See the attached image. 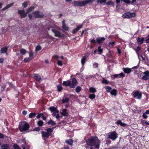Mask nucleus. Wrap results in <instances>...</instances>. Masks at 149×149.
Returning <instances> with one entry per match:
<instances>
[{
	"mask_svg": "<svg viewBox=\"0 0 149 149\" xmlns=\"http://www.w3.org/2000/svg\"><path fill=\"white\" fill-rule=\"evenodd\" d=\"M86 143L87 145L91 146V149H98L100 145L99 140L96 136L91 137L88 139Z\"/></svg>",
	"mask_w": 149,
	"mask_h": 149,
	"instance_id": "f257e3e1",
	"label": "nucleus"
},
{
	"mask_svg": "<svg viewBox=\"0 0 149 149\" xmlns=\"http://www.w3.org/2000/svg\"><path fill=\"white\" fill-rule=\"evenodd\" d=\"M95 0H86L82 1H74L72 3L74 6H79L82 7L85 6L87 4L93 2Z\"/></svg>",
	"mask_w": 149,
	"mask_h": 149,
	"instance_id": "f03ea898",
	"label": "nucleus"
},
{
	"mask_svg": "<svg viewBox=\"0 0 149 149\" xmlns=\"http://www.w3.org/2000/svg\"><path fill=\"white\" fill-rule=\"evenodd\" d=\"M28 124L25 121H22L19 124V128L21 132L28 130L29 128Z\"/></svg>",
	"mask_w": 149,
	"mask_h": 149,
	"instance_id": "7ed1b4c3",
	"label": "nucleus"
},
{
	"mask_svg": "<svg viewBox=\"0 0 149 149\" xmlns=\"http://www.w3.org/2000/svg\"><path fill=\"white\" fill-rule=\"evenodd\" d=\"M52 132V130L51 128L47 129V132L42 131L41 134L43 139L45 140V142L46 143V139L48 138L51 135Z\"/></svg>",
	"mask_w": 149,
	"mask_h": 149,
	"instance_id": "20e7f679",
	"label": "nucleus"
},
{
	"mask_svg": "<svg viewBox=\"0 0 149 149\" xmlns=\"http://www.w3.org/2000/svg\"><path fill=\"white\" fill-rule=\"evenodd\" d=\"M49 109L52 112H53V116L55 117L56 118L58 119L59 118V115L58 113V111L57 110L56 108L54 107H50Z\"/></svg>",
	"mask_w": 149,
	"mask_h": 149,
	"instance_id": "39448f33",
	"label": "nucleus"
},
{
	"mask_svg": "<svg viewBox=\"0 0 149 149\" xmlns=\"http://www.w3.org/2000/svg\"><path fill=\"white\" fill-rule=\"evenodd\" d=\"M118 135L116 132L113 131L108 134V137L109 139L115 140L118 137Z\"/></svg>",
	"mask_w": 149,
	"mask_h": 149,
	"instance_id": "423d86ee",
	"label": "nucleus"
},
{
	"mask_svg": "<svg viewBox=\"0 0 149 149\" xmlns=\"http://www.w3.org/2000/svg\"><path fill=\"white\" fill-rule=\"evenodd\" d=\"M136 15L135 13H126L122 15V17L124 18H130L133 17H134Z\"/></svg>",
	"mask_w": 149,
	"mask_h": 149,
	"instance_id": "0eeeda50",
	"label": "nucleus"
},
{
	"mask_svg": "<svg viewBox=\"0 0 149 149\" xmlns=\"http://www.w3.org/2000/svg\"><path fill=\"white\" fill-rule=\"evenodd\" d=\"M70 87L71 88H74L75 87L77 84V80L75 78H73L70 79Z\"/></svg>",
	"mask_w": 149,
	"mask_h": 149,
	"instance_id": "6e6552de",
	"label": "nucleus"
},
{
	"mask_svg": "<svg viewBox=\"0 0 149 149\" xmlns=\"http://www.w3.org/2000/svg\"><path fill=\"white\" fill-rule=\"evenodd\" d=\"M142 93L139 91L134 92L133 94V97L138 99H140L141 98Z\"/></svg>",
	"mask_w": 149,
	"mask_h": 149,
	"instance_id": "1a4fd4ad",
	"label": "nucleus"
},
{
	"mask_svg": "<svg viewBox=\"0 0 149 149\" xmlns=\"http://www.w3.org/2000/svg\"><path fill=\"white\" fill-rule=\"evenodd\" d=\"M34 17L36 18H39L43 17L44 16V15L42 14H39V11H37L33 12V13Z\"/></svg>",
	"mask_w": 149,
	"mask_h": 149,
	"instance_id": "9d476101",
	"label": "nucleus"
},
{
	"mask_svg": "<svg viewBox=\"0 0 149 149\" xmlns=\"http://www.w3.org/2000/svg\"><path fill=\"white\" fill-rule=\"evenodd\" d=\"M143 74L145 75L142 77V79L145 80L148 79L149 77V71H146L143 73Z\"/></svg>",
	"mask_w": 149,
	"mask_h": 149,
	"instance_id": "9b49d317",
	"label": "nucleus"
},
{
	"mask_svg": "<svg viewBox=\"0 0 149 149\" xmlns=\"http://www.w3.org/2000/svg\"><path fill=\"white\" fill-rule=\"evenodd\" d=\"M18 13L21 18H24L26 16L27 14L24 10H19Z\"/></svg>",
	"mask_w": 149,
	"mask_h": 149,
	"instance_id": "f8f14e48",
	"label": "nucleus"
},
{
	"mask_svg": "<svg viewBox=\"0 0 149 149\" xmlns=\"http://www.w3.org/2000/svg\"><path fill=\"white\" fill-rule=\"evenodd\" d=\"M52 30L54 33L55 36L60 38L62 36L61 33L59 31L54 29H52Z\"/></svg>",
	"mask_w": 149,
	"mask_h": 149,
	"instance_id": "ddd939ff",
	"label": "nucleus"
},
{
	"mask_svg": "<svg viewBox=\"0 0 149 149\" xmlns=\"http://www.w3.org/2000/svg\"><path fill=\"white\" fill-rule=\"evenodd\" d=\"M144 40L145 38L144 37L141 38L139 37L136 40L139 44H141L143 43Z\"/></svg>",
	"mask_w": 149,
	"mask_h": 149,
	"instance_id": "4468645a",
	"label": "nucleus"
},
{
	"mask_svg": "<svg viewBox=\"0 0 149 149\" xmlns=\"http://www.w3.org/2000/svg\"><path fill=\"white\" fill-rule=\"evenodd\" d=\"M83 25L82 24L77 26L76 29H73L72 33L73 34L76 33L78 30L82 27Z\"/></svg>",
	"mask_w": 149,
	"mask_h": 149,
	"instance_id": "2eb2a0df",
	"label": "nucleus"
},
{
	"mask_svg": "<svg viewBox=\"0 0 149 149\" xmlns=\"http://www.w3.org/2000/svg\"><path fill=\"white\" fill-rule=\"evenodd\" d=\"M62 28L65 31H68L69 28L67 26L65 23V21L63 20L62 22Z\"/></svg>",
	"mask_w": 149,
	"mask_h": 149,
	"instance_id": "dca6fc26",
	"label": "nucleus"
},
{
	"mask_svg": "<svg viewBox=\"0 0 149 149\" xmlns=\"http://www.w3.org/2000/svg\"><path fill=\"white\" fill-rule=\"evenodd\" d=\"M123 70L125 73L127 74L130 73L132 71V69L128 68H123Z\"/></svg>",
	"mask_w": 149,
	"mask_h": 149,
	"instance_id": "f3484780",
	"label": "nucleus"
},
{
	"mask_svg": "<svg viewBox=\"0 0 149 149\" xmlns=\"http://www.w3.org/2000/svg\"><path fill=\"white\" fill-rule=\"evenodd\" d=\"M33 77L34 79L37 81H39L41 79L40 76L37 74H34Z\"/></svg>",
	"mask_w": 149,
	"mask_h": 149,
	"instance_id": "a211bd4d",
	"label": "nucleus"
},
{
	"mask_svg": "<svg viewBox=\"0 0 149 149\" xmlns=\"http://www.w3.org/2000/svg\"><path fill=\"white\" fill-rule=\"evenodd\" d=\"M104 40L105 38L104 37L98 38L96 39V42L98 43H100Z\"/></svg>",
	"mask_w": 149,
	"mask_h": 149,
	"instance_id": "6ab92c4d",
	"label": "nucleus"
},
{
	"mask_svg": "<svg viewBox=\"0 0 149 149\" xmlns=\"http://www.w3.org/2000/svg\"><path fill=\"white\" fill-rule=\"evenodd\" d=\"M62 114L65 116H68V113L67 112L66 109H64L62 110Z\"/></svg>",
	"mask_w": 149,
	"mask_h": 149,
	"instance_id": "aec40b11",
	"label": "nucleus"
},
{
	"mask_svg": "<svg viewBox=\"0 0 149 149\" xmlns=\"http://www.w3.org/2000/svg\"><path fill=\"white\" fill-rule=\"evenodd\" d=\"M116 124L123 127H125L126 125V124L122 123L120 120H118L116 122Z\"/></svg>",
	"mask_w": 149,
	"mask_h": 149,
	"instance_id": "412c9836",
	"label": "nucleus"
},
{
	"mask_svg": "<svg viewBox=\"0 0 149 149\" xmlns=\"http://www.w3.org/2000/svg\"><path fill=\"white\" fill-rule=\"evenodd\" d=\"M13 3H12L9 4H8L7 6H6L5 7L3 8L2 9V10L3 11H4L7 9H8L10 7H11V6H12L13 4Z\"/></svg>",
	"mask_w": 149,
	"mask_h": 149,
	"instance_id": "4be33fe9",
	"label": "nucleus"
},
{
	"mask_svg": "<svg viewBox=\"0 0 149 149\" xmlns=\"http://www.w3.org/2000/svg\"><path fill=\"white\" fill-rule=\"evenodd\" d=\"M13 3H12L9 4H8L7 6H6L5 7L3 8L2 9V10L3 11H4L7 9H8L10 7H11V6H12L13 4Z\"/></svg>",
	"mask_w": 149,
	"mask_h": 149,
	"instance_id": "5701e85b",
	"label": "nucleus"
},
{
	"mask_svg": "<svg viewBox=\"0 0 149 149\" xmlns=\"http://www.w3.org/2000/svg\"><path fill=\"white\" fill-rule=\"evenodd\" d=\"M89 91L91 93H94L96 92V88L92 87L89 88Z\"/></svg>",
	"mask_w": 149,
	"mask_h": 149,
	"instance_id": "b1692460",
	"label": "nucleus"
},
{
	"mask_svg": "<svg viewBox=\"0 0 149 149\" xmlns=\"http://www.w3.org/2000/svg\"><path fill=\"white\" fill-rule=\"evenodd\" d=\"M70 80L67 81H64L63 82V84L64 85L67 86H70Z\"/></svg>",
	"mask_w": 149,
	"mask_h": 149,
	"instance_id": "393cba45",
	"label": "nucleus"
},
{
	"mask_svg": "<svg viewBox=\"0 0 149 149\" xmlns=\"http://www.w3.org/2000/svg\"><path fill=\"white\" fill-rule=\"evenodd\" d=\"M34 8L35 7L33 6H32L30 7L28 9L26 10L27 13H29L32 10H34Z\"/></svg>",
	"mask_w": 149,
	"mask_h": 149,
	"instance_id": "a878e982",
	"label": "nucleus"
},
{
	"mask_svg": "<svg viewBox=\"0 0 149 149\" xmlns=\"http://www.w3.org/2000/svg\"><path fill=\"white\" fill-rule=\"evenodd\" d=\"M110 93L112 95L116 96V95L117 90L115 89H113L111 90Z\"/></svg>",
	"mask_w": 149,
	"mask_h": 149,
	"instance_id": "bb28decb",
	"label": "nucleus"
},
{
	"mask_svg": "<svg viewBox=\"0 0 149 149\" xmlns=\"http://www.w3.org/2000/svg\"><path fill=\"white\" fill-rule=\"evenodd\" d=\"M8 48V47H5L2 48L0 51L1 53H4L6 52Z\"/></svg>",
	"mask_w": 149,
	"mask_h": 149,
	"instance_id": "cd10ccee",
	"label": "nucleus"
},
{
	"mask_svg": "<svg viewBox=\"0 0 149 149\" xmlns=\"http://www.w3.org/2000/svg\"><path fill=\"white\" fill-rule=\"evenodd\" d=\"M66 142L68 143V144H69L70 145H72L73 143V141L72 139H69L66 140Z\"/></svg>",
	"mask_w": 149,
	"mask_h": 149,
	"instance_id": "c85d7f7f",
	"label": "nucleus"
},
{
	"mask_svg": "<svg viewBox=\"0 0 149 149\" xmlns=\"http://www.w3.org/2000/svg\"><path fill=\"white\" fill-rule=\"evenodd\" d=\"M9 147V145L6 144L1 146V149H7Z\"/></svg>",
	"mask_w": 149,
	"mask_h": 149,
	"instance_id": "c756f323",
	"label": "nucleus"
},
{
	"mask_svg": "<svg viewBox=\"0 0 149 149\" xmlns=\"http://www.w3.org/2000/svg\"><path fill=\"white\" fill-rule=\"evenodd\" d=\"M95 95L94 93L90 94L89 95V97L91 100H93L95 98Z\"/></svg>",
	"mask_w": 149,
	"mask_h": 149,
	"instance_id": "7c9ffc66",
	"label": "nucleus"
},
{
	"mask_svg": "<svg viewBox=\"0 0 149 149\" xmlns=\"http://www.w3.org/2000/svg\"><path fill=\"white\" fill-rule=\"evenodd\" d=\"M57 90L58 91H61L62 90V88L61 85H58L57 86Z\"/></svg>",
	"mask_w": 149,
	"mask_h": 149,
	"instance_id": "2f4dec72",
	"label": "nucleus"
},
{
	"mask_svg": "<svg viewBox=\"0 0 149 149\" xmlns=\"http://www.w3.org/2000/svg\"><path fill=\"white\" fill-rule=\"evenodd\" d=\"M104 88L106 89L107 91L108 92H110L111 91V88L109 86H106Z\"/></svg>",
	"mask_w": 149,
	"mask_h": 149,
	"instance_id": "473e14b6",
	"label": "nucleus"
},
{
	"mask_svg": "<svg viewBox=\"0 0 149 149\" xmlns=\"http://www.w3.org/2000/svg\"><path fill=\"white\" fill-rule=\"evenodd\" d=\"M69 100V98L68 97H66L64 99H63L62 100V102L63 103H65L66 102H68Z\"/></svg>",
	"mask_w": 149,
	"mask_h": 149,
	"instance_id": "72a5a7b5",
	"label": "nucleus"
},
{
	"mask_svg": "<svg viewBox=\"0 0 149 149\" xmlns=\"http://www.w3.org/2000/svg\"><path fill=\"white\" fill-rule=\"evenodd\" d=\"M36 113H30L29 115V117L30 118L34 117L36 115Z\"/></svg>",
	"mask_w": 149,
	"mask_h": 149,
	"instance_id": "f704fd0d",
	"label": "nucleus"
},
{
	"mask_svg": "<svg viewBox=\"0 0 149 149\" xmlns=\"http://www.w3.org/2000/svg\"><path fill=\"white\" fill-rule=\"evenodd\" d=\"M33 53L31 52H30L29 53V58L30 60L32 59L33 57Z\"/></svg>",
	"mask_w": 149,
	"mask_h": 149,
	"instance_id": "c9c22d12",
	"label": "nucleus"
},
{
	"mask_svg": "<svg viewBox=\"0 0 149 149\" xmlns=\"http://www.w3.org/2000/svg\"><path fill=\"white\" fill-rule=\"evenodd\" d=\"M86 62V58L85 57H83L81 60V63L83 65Z\"/></svg>",
	"mask_w": 149,
	"mask_h": 149,
	"instance_id": "e433bc0d",
	"label": "nucleus"
},
{
	"mask_svg": "<svg viewBox=\"0 0 149 149\" xmlns=\"http://www.w3.org/2000/svg\"><path fill=\"white\" fill-rule=\"evenodd\" d=\"M26 52V50L24 49H21L20 50V53L21 54L24 55Z\"/></svg>",
	"mask_w": 149,
	"mask_h": 149,
	"instance_id": "4c0bfd02",
	"label": "nucleus"
},
{
	"mask_svg": "<svg viewBox=\"0 0 149 149\" xmlns=\"http://www.w3.org/2000/svg\"><path fill=\"white\" fill-rule=\"evenodd\" d=\"M106 0H97V3L102 4V3H104L106 2Z\"/></svg>",
	"mask_w": 149,
	"mask_h": 149,
	"instance_id": "58836bf2",
	"label": "nucleus"
},
{
	"mask_svg": "<svg viewBox=\"0 0 149 149\" xmlns=\"http://www.w3.org/2000/svg\"><path fill=\"white\" fill-rule=\"evenodd\" d=\"M38 125L39 126H41L43 124V122L42 120H39L37 123Z\"/></svg>",
	"mask_w": 149,
	"mask_h": 149,
	"instance_id": "ea45409f",
	"label": "nucleus"
},
{
	"mask_svg": "<svg viewBox=\"0 0 149 149\" xmlns=\"http://www.w3.org/2000/svg\"><path fill=\"white\" fill-rule=\"evenodd\" d=\"M81 88L80 86L77 87L75 89L76 92L79 93L81 90Z\"/></svg>",
	"mask_w": 149,
	"mask_h": 149,
	"instance_id": "a19ab883",
	"label": "nucleus"
},
{
	"mask_svg": "<svg viewBox=\"0 0 149 149\" xmlns=\"http://www.w3.org/2000/svg\"><path fill=\"white\" fill-rule=\"evenodd\" d=\"M48 123L49 124H51L52 125H54L55 124V122L52 120H50L48 122Z\"/></svg>",
	"mask_w": 149,
	"mask_h": 149,
	"instance_id": "79ce46f5",
	"label": "nucleus"
},
{
	"mask_svg": "<svg viewBox=\"0 0 149 149\" xmlns=\"http://www.w3.org/2000/svg\"><path fill=\"white\" fill-rule=\"evenodd\" d=\"M57 64L59 66H62L63 65L62 62L59 60H58L57 62Z\"/></svg>",
	"mask_w": 149,
	"mask_h": 149,
	"instance_id": "37998d69",
	"label": "nucleus"
},
{
	"mask_svg": "<svg viewBox=\"0 0 149 149\" xmlns=\"http://www.w3.org/2000/svg\"><path fill=\"white\" fill-rule=\"evenodd\" d=\"M146 41L147 43H149V34L148 36H146Z\"/></svg>",
	"mask_w": 149,
	"mask_h": 149,
	"instance_id": "c03bdc74",
	"label": "nucleus"
},
{
	"mask_svg": "<svg viewBox=\"0 0 149 149\" xmlns=\"http://www.w3.org/2000/svg\"><path fill=\"white\" fill-rule=\"evenodd\" d=\"M41 47L40 46L38 45L36 47V50L37 51H38L41 50Z\"/></svg>",
	"mask_w": 149,
	"mask_h": 149,
	"instance_id": "a18cd8bd",
	"label": "nucleus"
},
{
	"mask_svg": "<svg viewBox=\"0 0 149 149\" xmlns=\"http://www.w3.org/2000/svg\"><path fill=\"white\" fill-rule=\"evenodd\" d=\"M121 1H123L129 4L131 3V1L130 0H120Z\"/></svg>",
	"mask_w": 149,
	"mask_h": 149,
	"instance_id": "49530a36",
	"label": "nucleus"
},
{
	"mask_svg": "<svg viewBox=\"0 0 149 149\" xmlns=\"http://www.w3.org/2000/svg\"><path fill=\"white\" fill-rule=\"evenodd\" d=\"M43 115V114L42 113H38V115L36 116V118H37L39 119V118L41 116H42Z\"/></svg>",
	"mask_w": 149,
	"mask_h": 149,
	"instance_id": "de8ad7c7",
	"label": "nucleus"
},
{
	"mask_svg": "<svg viewBox=\"0 0 149 149\" xmlns=\"http://www.w3.org/2000/svg\"><path fill=\"white\" fill-rule=\"evenodd\" d=\"M22 5L24 7L26 8L28 5L27 3L26 2H25L22 4Z\"/></svg>",
	"mask_w": 149,
	"mask_h": 149,
	"instance_id": "09e8293b",
	"label": "nucleus"
},
{
	"mask_svg": "<svg viewBox=\"0 0 149 149\" xmlns=\"http://www.w3.org/2000/svg\"><path fill=\"white\" fill-rule=\"evenodd\" d=\"M111 77L112 78H113V77H114V78H116V77L119 78L120 77L119 74H115L111 76Z\"/></svg>",
	"mask_w": 149,
	"mask_h": 149,
	"instance_id": "8fccbe9b",
	"label": "nucleus"
},
{
	"mask_svg": "<svg viewBox=\"0 0 149 149\" xmlns=\"http://www.w3.org/2000/svg\"><path fill=\"white\" fill-rule=\"evenodd\" d=\"M98 51L100 53H101L102 52V49L101 48V47L100 46H99L98 47Z\"/></svg>",
	"mask_w": 149,
	"mask_h": 149,
	"instance_id": "3c124183",
	"label": "nucleus"
},
{
	"mask_svg": "<svg viewBox=\"0 0 149 149\" xmlns=\"http://www.w3.org/2000/svg\"><path fill=\"white\" fill-rule=\"evenodd\" d=\"M14 149H20L19 146L16 144H14Z\"/></svg>",
	"mask_w": 149,
	"mask_h": 149,
	"instance_id": "603ef678",
	"label": "nucleus"
},
{
	"mask_svg": "<svg viewBox=\"0 0 149 149\" xmlns=\"http://www.w3.org/2000/svg\"><path fill=\"white\" fill-rule=\"evenodd\" d=\"M102 82L103 83L105 84H107L108 83L107 81L105 79H102Z\"/></svg>",
	"mask_w": 149,
	"mask_h": 149,
	"instance_id": "864d4df0",
	"label": "nucleus"
},
{
	"mask_svg": "<svg viewBox=\"0 0 149 149\" xmlns=\"http://www.w3.org/2000/svg\"><path fill=\"white\" fill-rule=\"evenodd\" d=\"M145 113H143L142 115L143 118L145 119H146L148 118V116L146 115Z\"/></svg>",
	"mask_w": 149,
	"mask_h": 149,
	"instance_id": "5fc2aeb1",
	"label": "nucleus"
},
{
	"mask_svg": "<svg viewBox=\"0 0 149 149\" xmlns=\"http://www.w3.org/2000/svg\"><path fill=\"white\" fill-rule=\"evenodd\" d=\"M30 60V59L29 58H25L24 59V61L25 62H29V60Z\"/></svg>",
	"mask_w": 149,
	"mask_h": 149,
	"instance_id": "6e6d98bb",
	"label": "nucleus"
},
{
	"mask_svg": "<svg viewBox=\"0 0 149 149\" xmlns=\"http://www.w3.org/2000/svg\"><path fill=\"white\" fill-rule=\"evenodd\" d=\"M115 44V42L114 41H113L112 42H110L109 43V45H113Z\"/></svg>",
	"mask_w": 149,
	"mask_h": 149,
	"instance_id": "4d7b16f0",
	"label": "nucleus"
},
{
	"mask_svg": "<svg viewBox=\"0 0 149 149\" xmlns=\"http://www.w3.org/2000/svg\"><path fill=\"white\" fill-rule=\"evenodd\" d=\"M113 3V2L111 1H109L106 3V4L107 5H111Z\"/></svg>",
	"mask_w": 149,
	"mask_h": 149,
	"instance_id": "13d9d810",
	"label": "nucleus"
},
{
	"mask_svg": "<svg viewBox=\"0 0 149 149\" xmlns=\"http://www.w3.org/2000/svg\"><path fill=\"white\" fill-rule=\"evenodd\" d=\"M120 77H124L125 76V75L122 72L119 74Z\"/></svg>",
	"mask_w": 149,
	"mask_h": 149,
	"instance_id": "bf43d9fd",
	"label": "nucleus"
},
{
	"mask_svg": "<svg viewBox=\"0 0 149 149\" xmlns=\"http://www.w3.org/2000/svg\"><path fill=\"white\" fill-rule=\"evenodd\" d=\"M117 51L118 54H120L121 52V50L120 49H119V48L117 49Z\"/></svg>",
	"mask_w": 149,
	"mask_h": 149,
	"instance_id": "052dcab7",
	"label": "nucleus"
},
{
	"mask_svg": "<svg viewBox=\"0 0 149 149\" xmlns=\"http://www.w3.org/2000/svg\"><path fill=\"white\" fill-rule=\"evenodd\" d=\"M40 130L39 127H36L33 129V130L35 131H39Z\"/></svg>",
	"mask_w": 149,
	"mask_h": 149,
	"instance_id": "680f3d73",
	"label": "nucleus"
},
{
	"mask_svg": "<svg viewBox=\"0 0 149 149\" xmlns=\"http://www.w3.org/2000/svg\"><path fill=\"white\" fill-rule=\"evenodd\" d=\"M29 19H32V17L33 16L31 14H29Z\"/></svg>",
	"mask_w": 149,
	"mask_h": 149,
	"instance_id": "e2e57ef3",
	"label": "nucleus"
},
{
	"mask_svg": "<svg viewBox=\"0 0 149 149\" xmlns=\"http://www.w3.org/2000/svg\"><path fill=\"white\" fill-rule=\"evenodd\" d=\"M91 40V42L92 43H95L96 42L95 40H94V39H92L91 40Z\"/></svg>",
	"mask_w": 149,
	"mask_h": 149,
	"instance_id": "0e129e2a",
	"label": "nucleus"
},
{
	"mask_svg": "<svg viewBox=\"0 0 149 149\" xmlns=\"http://www.w3.org/2000/svg\"><path fill=\"white\" fill-rule=\"evenodd\" d=\"M93 66L95 68H96L98 67V65L97 63H95L93 64Z\"/></svg>",
	"mask_w": 149,
	"mask_h": 149,
	"instance_id": "69168bd1",
	"label": "nucleus"
},
{
	"mask_svg": "<svg viewBox=\"0 0 149 149\" xmlns=\"http://www.w3.org/2000/svg\"><path fill=\"white\" fill-rule=\"evenodd\" d=\"M22 113L24 115H26L27 114V111L24 110L22 112Z\"/></svg>",
	"mask_w": 149,
	"mask_h": 149,
	"instance_id": "338daca9",
	"label": "nucleus"
},
{
	"mask_svg": "<svg viewBox=\"0 0 149 149\" xmlns=\"http://www.w3.org/2000/svg\"><path fill=\"white\" fill-rule=\"evenodd\" d=\"M98 76H99V75L97 74H95V78L97 79H98Z\"/></svg>",
	"mask_w": 149,
	"mask_h": 149,
	"instance_id": "774afa93",
	"label": "nucleus"
}]
</instances>
